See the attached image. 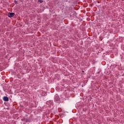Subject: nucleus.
<instances>
[{"label":"nucleus","instance_id":"obj_1","mask_svg":"<svg viewBox=\"0 0 124 124\" xmlns=\"http://www.w3.org/2000/svg\"><path fill=\"white\" fill-rule=\"evenodd\" d=\"M8 16L9 18H12L14 16H15V13H8Z\"/></svg>","mask_w":124,"mask_h":124},{"label":"nucleus","instance_id":"obj_2","mask_svg":"<svg viewBox=\"0 0 124 124\" xmlns=\"http://www.w3.org/2000/svg\"><path fill=\"white\" fill-rule=\"evenodd\" d=\"M3 100H4V101H8V100H9V99L7 96H4L3 97Z\"/></svg>","mask_w":124,"mask_h":124},{"label":"nucleus","instance_id":"obj_3","mask_svg":"<svg viewBox=\"0 0 124 124\" xmlns=\"http://www.w3.org/2000/svg\"><path fill=\"white\" fill-rule=\"evenodd\" d=\"M54 101L55 102H58L60 101V98L58 96H56L54 98Z\"/></svg>","mask_w":124,"mask_h":124},{"label":"nucleus","instance_id":"obj_4","mask_svg":"<svg viewBox=\"0 0 124 124\" xmlns=\"http://www.w3.org/2000/svg\"><path fill=\"white\" fill-rule=\"evenodd\" d=\"M38 2H39V3H42V2H43V0H38Z\"/></svg>","mask_w":124,"mask_h":124},{"label":"nucleus","instance_id":"obj_5","mask_svg":"<svg viewBox=\"0 0 124 124\" xmlns=\"http://www.w3.org/2000/svg\"><path fill=\"white\" fill-rule=\"evenodd\" d=\"M30 121H29L28 119H27L26 120V123H30Z\"/></svg>","mask_w":124,"mask_h":124}]
</instances>
